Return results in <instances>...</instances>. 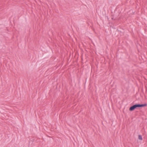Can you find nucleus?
I'll use <instances>...</instances> for the list:
<instances>
[{
  "instance_id": "2",
  "label": "nucleus",
  "mask_w": 147,
  "mask_h": 147,
  "mask_svg": "<svg viewBox=\"0 0 147 147\" xmlns=\"http://www.w3.org/2000/svg\"><path fill=\"white\" fill-rule=\"evenodd\" d=\"M138 107L139 108H142L144 107H146L147 105L146 103H145L144 104H138Z\"/></svg>"
},
{
  "instance_id": "1",
  "label": "nucleus",
  "mask_w": 147,
  "mask_h": 147,
  "mask_svg": "<svg viewBox=\"0 0 147 147\" xmlns=\"http://www.w3.org/2000/svg\"><path fill=\"white\" fill-rule=\"evenodd\" d=\"M136 109H139L138 104H136L131 106L129 108V110L130 111H133Z\"/></svg>"
},
{
  "instance_id": "3",
  "label": "nucleus",
  "mask_w": 147,
  "mask_h": 147,
  "mask_svg": "<svg viewBox=\"0 0 147 147\" xmlns=\"http://www.w3.org/2000/svg\"><path fill=\"white\" fill-rule=\"evenodd\" d=\"M138 138L140 140H142V135H139L138 136Z\"/></svg>"
}]
</instances>
